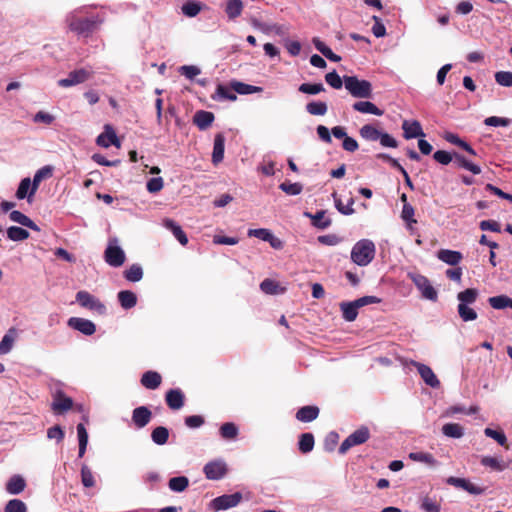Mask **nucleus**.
<instances>
[{"label": "nucleus", "mask_w": 512, "mask_h": 512, "mask_svg": "<svg viewBox=\"0 0 512 512\" xmlns=\"http://www.w3.org/2000/svg\"><path fill=\"white\" fill-rule=\"evenodd\" d=\"M86 7H81L70 12L66 17V22L71 31L82 37H89L97 29V27L103 22V18L100 15H92L90 17L81 18L80 13H85Z\"/></svg>", "instance_id": "1"}, {"label": "nucleus", "mask_w": 512, "mask_h": 512, "mask_svg": "<svg viewBox=\"0 0 512 512\" xmlns=\"http://www.w3.org/2000/svg\"><path fill=\"white\" fill-rule=\"evenodd\" d=\"M376 247L372 240L361 239L351 249V261L360 267L369 265L375 258Z\"/></svg>", "instance_id": "2"}, {"label": "nucleus", "mask_w": 512, "mask_h": 512, "mask_svg": "<svg viewBox=\"0 0 512 512\" xmlns=\"http://www.w3.org/2000/svg\"><path fill=\"white\" fill-rule=\"evenodd\" d=\"M344 85L355 98H370L372 96V85L367 80H360L356 76H345Z\"/></svg>", "instance_id": "3"}, {"label": "nucleus", "mask_w": 512, "mask_h": 512, "mask_svg": "<svg viewBox=\"0 0 512 512\" xmlns=\"http://www.w3.org/2000/svg\"><path fill=\"white\" fill-rule=\"evenodd\" d=\"M407 276L420 291L422 298L432 302L437 301L438 293L426 276L417 272H408Z\"/></svg>", "instance_id": "4"}, {"label": "nucleus", "mask_w": 512, "mask_h": 512, "mask_svg": "<svg viewBox=\"0 0 512 512\" xmlns=\"http://www.w3.org/2000/svg\"><path fill=\"white\" fill-rule=\"evenodd\" d=\"M104 259L111 267H120L124 264L126 256L123 249L118 245L117 238H111L104 252Z\"/></svg>", "instance_id": "5"}, {"label": "nucleus", "mask_w": 512, "mask_h": 512, "mask_svg": "<svg viewBox=\"0 0 512 512\" xmlns=\"http://www.w3.org/2000/svg\"><path fill=\"white\" fill-rule=\"evenodd\" d=\"M76 301L81 307L94 311L99 315L106 314V306L98 298L85 290L76 293Z\"/></svg>", "instance_id": "6"}, {"label": "nucleus", "mask_w": 512, "mask_h": 512, "mask_svg": "<svg viewBox=\"0 0 512 512\" xmlns=\"http://www.w3.org/2000/svg\"><path fill=\"white\" fill-rule=\"evenodd\" d=\"M370 438L368 427L361 426L351 433L340 445L339 453L345 454L350 448L365 443Z\"/></svg>", "instance_id": "7"}, {"label": "nucleus", "mask_w": 512, "mask_h": 512, "mask_svg": "<svg viewBox=\"0 0 512 512\" xmlns=\"http://www.w3.org/2000/svg\"><path fill=\"white\" fill-rule=\"evenodd\" d=\"M242 500V494L235 492L233 494H224L214 498L210 502V508L215 511H223L236 507Z\"/></svg>", "instance_id": "8"}, {"label": "nucleus", "mask_w": 512, "mask_h": 512, "mask_svg": "<svg viewBox=\"0 0 512 512\" xmlns=\"http://www.w3.org/2000/svg\"><path fill=\"white\" fill-rule=\"evenodd\" d=\"M90 76L91 73L88 70L80 68L71 71L66 78L60 79L58 85L64 88L72 87L85 82Z\"/></svg>", "instance_id": "9"}, {"label": "nucleus", "mask_w": 512, "mask_h": 512, "mask_svg": "<svg viewBox=\"0 0 512 512\" xmlns=\"http://www.w3.org/2000/svg\"><path fill=\"white\" fill-rule=\"evenodd\" d=\"M96 144L103 148H108L111 145L119 148L121 145L115 130L109 124L105 125L104 132L97 136Z\"/></svg>", "instance_id": "10"}, {"label": "nucleus", "mask_w": 512, "mask_h": 512, "mask_svg": "<svg viewBox=\"0 0 512 512\" xmlns=\"http://www.w3.org/2000/svg\"><path fill=\"white\" fill-rule=\"evenodd\" d=\"M446 483L456 488L463 489L471 495H481L485 489L471 483L468 479L458 477H448Z\"/></svg>", "instance_id": "11"}, {"label": "nucleus", "mask_w": 512, "mask_h": 512, "mask_svg": "<svg viewBox=\"0 0 512 512\" xmlns=\"http://www.w3.org/2000/svg\"><path fill=\"white\" fill-rule=\"evenodd\" d=\"M412 365L416 367L419 375L426 385L430 386L431 388H438L440 386L439 379L429 366L416 361H412Z\"/></svg>", "instance_id": "12"}, {"label": "nucleus", "mask_w": 512, "mask_h": 512, "mask_svg": "<svg viewBox=\"0 0 512 512\" xmlns=\"http://www.w3.org/2000/svg\"><path fill=\"white\" fill-rule=\"evenodd\" d=\"M67 324L70 328L77 330L86 336H90L96 331V325L91 320L85 318L71 317L68 319Z\"/></svg>", "instance_id": "13"}, {"label": "nucleus", "mask_w": 512, "mask_h": 512, "mask_svg": "<svg viewBox=\"0 0 512 512\" xmlns=\"http://www.w3.org/2000/svg\"><path fill=\"white\" fill-rule=\"evenodd\" d=\"M226 464L222 461H212L207 463L203 472L209 480H220L226 474Z\"/></svg>", "instance_id": "14"}, {"label": "nucleus", "mask_w": 512, "mask_h": 512, "mask_svg": "<svg viewBox=\"0 0 512 512\" xmlns=\"http://www.w3.org/2000/svg\"><path fill=\"white\" fill-rule=\"evenodd\" d=\"M304 217H307L311 220V224L313 227L324 230L331 226L332 220L329 217H326V211L325 210H319L316 213H311L308 211H305L303 213Z\"/></svg>", "instance_id": "15"}, {"label": "nucleus", "mask_w": 512, "mask_h": 512, "mask_svg": "<svg viewBox=\"0 0 512 512\" xmlns=\"http://www.w3.org/2000/svg\"><path fill=\"white\" fill-rule=\"evenodd\" d=\"M403 136L405 139H413L417 137H424L422 126L419 121L404 120L402 123Z\"/></svg>", "instance_id": "16"}, {"label": "nucleus", "mask_w": 512, "mask_h": 512, "mask_svg": "<svg viewBox=\"0 0 512 512\" xmlns=\"http://www.w3.org/2000/svg\"><path fill=\"white\" fill-rule=\"evenodd\" d=\"M152 418V412L146 406H139L132 412V421L138 428L145 427Z\"/></svg>", "instance_id": "17"}, {"label": "nucleus", "mask_w": 512, "mask_h": 512, "mask_svg": "<svg viewBox=\"0 0 512 512\" xmlns=\"http://www.w3.org/2000/svg\"><path fill=\"white\" fill-rule=\"evenodd\" d=\"M184 399H185V396H184L183 392L178 388L170 389L166 393V397H165L168 407L172 410L181 409L184 405Z\"/></svg>", "instance_id": "18"}, {"label": "nucleus", "mask_w": 512, "mask_h": 512, "mask_svg": "<svg viewBox=\"0 0 512 512\" xmlns=\"http://www.w3.org/2000/svg\"><path fill=\"white\" fill-rule=\"evenodd\" d=\"M72 406L73 400L64 393L58 392L54 397L51 408L55 413H63L70 410Z\"/></svg>", "instance_id": "19"}, {"label": "nucleus", "mask_w": 512, "mask_h": 512, "mask_svg": "<svg viewBox=\"0 0 512 512\" xmlns=\"http://www.w3.org/2000/svg\"><path fill=\"white\" fill-rule=\"evenodd\" d=\"M18 336L19 332L15 327H11L8 329V331L0 341V355H6L12 350L14 342L18 338Z\"/></svg>", "instance_id": "20"}, {"label": "nucleus", "mask_w": 512, "mask_h": 512, "mask_svg": "<svg viewBox=\"0 0 512 512\" xmlns=\"http://www.w3.org/2000/svg\"><path fill=\"white\" fill-rule=\"evenodd\" d=\"M225 151V137L222 133H218L214 138L213 152H212V162L217 165L222 162L224 158Z\"/></svg>", "instance_id": "21"}, {"label": "nucleus", "mask_w": 512, "mask_h": 512, "mask_svg": "<svg viewBox=\"0 0 512 512\" xmlns=\"http://www.w3.org/2000/svg\"><path fill=\"white\" fill-rule=\"evenodd\" d=\"M214 114L210 111L199 110L193 116V123L199 130H206L214 121Z\"/></svg>", "instance_id": "22"}, {"label": "nucleus", "mask_w": 512, "mask_h": 512, "mask_svg": "<svg viewBox=\"0 0 512 512\" xmlns=\"http://www.w3.org/2000/svg\"><path fill=\"white\" fill-rule=\"evenodd\" d=\"M319 415V408L317 406L308 405L301 407L296 413V419L303 423H308L315 420Z\"/></svg>", "instance_id": "23"}, {"label": "nucleus", "mask_w": 512, "mask_h": 512, "mask_svg": "<svg viewBox=\"0 0 512 512\" xmlns=\"http://www.w3.org/2000/svg\"><path fill=\"white\" fill-rule=\"evenodd\" d=\"M480 462L484 467H488L496 472H502L509 467V463L499 457L483 456Z\"/></svg>", "instance_id": "24"}, {"label": "nucleus", "mask_w": 512, "mask_h": 512, "mask_svg": "<svg viewBox=\"0 0 512 512\" xmlns=\"http://www.w3.org/2000/svg\"><path fill=\"white\" fill-rule=\"evenodd\" d=\"M243 8L244 5L242 0H226L224 5V11L227 15V18L231 21L235 20L241 15Z\"/></svg>", "instance_id": "25"}, {"label": "nucleus", "mask_w": 512, "mask_h": 512, "mask_svg": "<svg viewBox=\"0 0 512 512\" xmlns=\"http://www.w3.org/2000/svg\"><path fill=\"white\" fill-rule=\"evenodd\" d=\"M52 173H53V168L51 166H43L42 168L38 169L36 171V173L34 174V177H33V180H32V188H31V191L29 193L30 196H33L40 183L46 179V178H49L52 176Z\"/></svg>", "instance_id": "26"}, {"label": "nucleus", "mask_w": 512, "mask_h": 512, "mask_svg": "<svg viewBox=\"0 0 512 512\" xmlns=\"http://www.w3.org/2000/svg\"><path fill=\"white\" fill-rule=\"evenodd\" d=\"M163 225L166 229L170 230L174 237L179 241L181 245H186L188 243V237L185 232L182 230L181 226L178 225L172 219H165L163 221Z\"/></svg>", "instance_id": "27"}, {"label": "nucleus", "mask_w": 512, "mask_h": 512, "mask_svg": "<svg viewBox=\"0 0 512 512\" xmlns=\"http://www.w3.org/2000/svg\"><path fill=\"white\" fill-rule=\"evenodd\" d=\"M437 257L448 265L456 266L461 261L462 254L459 251L441 249L438 251Z\"/></svg>", "instance_id": "28"}, {"label": "nucleus", "mask_w": 512, "mask_h": 512, "mask_svg": "<svg viewBox=\"0 0 512 512\" xmlns=\"http://www.w3.org/2000/svg\"><path fill=\"white\" fill-rule=\"evenodd\" d=\"M353 109L360 113L382 116L384 111L370 101H359L353 104Z\"/></svg>", "instance_id": "29"}, {"label": "nucleus", "mask_w": 512, "mask_h": 512, "mask_svg": "<svg viewBox=\"0 0 512 512\" xmlns=\"http://www.w3.org/2000/svg\"><path fill=\"white\" fill-rule=\"evenodd\" d=\"M26 482L20 475L12 476L6 483V491L11 495H18L24 491Z\"/></svg>", "instance_id": "30"}, {"label": "nucleus", "mask_w": 512, "mask_h": 512, "mask_svg": "<svg viewBox=\"0 0 512 512\" xmlns=\"http://www.w3.org/2000/svg\"><path fill=\"white\" fill-rule=\"evenodd\" d=\"M161 381V375L155 371H147L141 377V384L150 390L158 388L161 384Z\"/></svg>", "instance_id": "31"}, {"label": "nucleus", "mask_w": 512, "mask_h": 512, "mask_svg": "<svg viewBox=\"0 0 512 512\" xmlns=\"http://www.w3.org/2000/svg\"><path fill=\"white\" fill-rule=\"evenodd\" d=\"M118 301L123 309H131L137 304V296L130 290H122L117 295Z\"/></svg>", "instance_id": "32"}, {"label": "nucleus", "mask_w": 512, "mask_h": 512, "mask_svg": "<svg viewBox=\"0 0 512 512\" xmlns=\"http://www.w3.org/2000/svg\"><path fill=\"white\" fill-rule=\"evenodd\" d=\"M231 88L240 95H250L262 92L263 90L262 87L246 84L240 81H232Z\"/></svg>", "instance_id": "33"}, {"label": "nucleus", "mask_w": 512, "mask_h": 512, "mask_svg": "<svg viewBox=\"0 0 512 512\" xmlns=\"http://www.w3.org/2000/svg\"><path fill=\"white\" fill-rule=\"evenodd\" d=\"M340 309L344 320L348 322L354 321L358 316L359 307L355 304V301L340 303Z\"/></svg>", "instance_id": "34"}, {"label": "nucleus", "mask_w": 512, "mask_h": 512, "mask_svg": "<svg viewBox=\"0 0 512 512\" xmlns=\"http://www.w3.org/2000/svg\"><path fill=\"white\" fill-rule=\"evenodd\" d=\"M313 45L314 47L327 59H329L332 62H339L341 61V57L337 54H335L323 41H321L318 38L313 39Z\"/></svg>", "instance_id": "35"}, {"label": "nucleus", "mask_w": 512, "mask_h": 512, "mask_svg": "<svg viewBox=\"0 0 512 512\" xmlns=\"http://www.w3.org/2000/svg\"><path fill=\"white\" fill-rule=\"evenodd\" d=\"M489 305L496 310H503L506 308L512 309V298L506 295H498L488 298Z\"/></svg>", "instance_id": "36"}, {"label": "nucleus", "mask_w": 512, "mask_h": 512, "mask_svg": "<svg viewBox=\"0 0 512 512\" xmlns=\"http://www.w3.org/2000/svg\"><path fill=\"white\" fill-rule=\"evenodd\" d=\"M442 433L446 437L459 439L464 435V428L458 423H446L442 426Z\"/></svg>", "instance_id": "37"}, {"label": "nucleus", "mask_w": 512, "mask_h": 512, "mask_svg": "<svg viewBox=\"0 0 512 512\" xmlns=\"http://www.w3.org/2000/svg\"><path fill=\"white\" fill-rule=\"evenodd\" d=\"M479 296V291L476 288H468L457 294L459 304H474Z\"/></svg>", "instance_id": "38"}, {"label": "nucleus", "mask_w": 512, "mask_h": 512, "mask_svg": "<svg viewBox=\"0 0 512 512\" xmlns=\"http://www.w3.org/2000/svg\"><path fill=\"white\" fill-rule=\"evenodd\" d=\"M306 112L313 116H323L328 111L327 103L324 101H311L305 106Z\"/></svg>", "instance_id": "39"}, {"label": "nucleus", "mask_w": 512, "mask_h": 512, "mask_svg": "<svg viewBox=\"0 0 512 512\" xmlns=\"http://www.w3.org/2000/svg\"><path fill=\"white\" fill-rule=\"evenodd\" d=\"M212 99L217 100V101H221V100L235 101L237 99V96L227 86H225L223 84H218L215 94L212 96Z\"/></svg>", "instance_id": "40"}, {"label": "nucleus", "mask_w": 512, "mask_h": 512, "mask_svg": "<svg viewBox=\"0 0 512 512\" xmlns=\"http://www.w3.org/2000/svg\"><path fill=\"white\" fill-rule=\"evenodd\" d=\"M189 486V479L186 476L173 477L168 482L171 491L181 493Z\"/></svg>", "instance_id": "41"}, {"label": "nucleus", "mask_w": 512, "mask_h": 512, "mask_svg": "<svg viewBox=\"0 0 512 512\" xmlns=\"http://www.w3.org/2000/svg\"><path fill=\"white\" fill-rule=\"evenodd\" d=\"M314 436L312 433H303L299 437L298 448L304 453H310L314 448Z\"/></svg>", "instance_id": "42"}, {"label": "nucleus", "mask_w": 512, "mask_h": 512, "mask_svg": "<svg viewBox=\"0 0 512 512\" xmlns=\"http://www.w3.org/2000/svg\"><path fill=\"white\" fill-rule=\"evenodd\" d=\"M124 278L129 282H139L143 278V269L139 264H132L124 271Z\"/></svg>", "instance_id": "43"}, {"label": "nucleus", "mask_w": 512, "mask_h": 512, "mask_svg": "<svg viewBox=\"0 0 512 512\" xmlns=\"http://www.w3.org/2000/svg\"><path fill=\"white\" fill-rule=\"evenodd\" d=\"M360 136L367 141H378L381 131L371 124L362 126L359 130Z\"/></svg>", "instance_id": "44"}, {"label": "nucleus", "mask_w": 512, "mask_h": 512, "mask_svg": "<svg viewBox=\"0 0 512 512\" xmlns=\"http://www.w3.org/2000/svg\"><path fill=\"white\" fill-rule=\"evenodd\" d=\"M169 438V430L164 426H158L151 433L152 441L157 445H164Z\"/></svg>", "instance_id": "45"}, {"label": "nucleus", "mask_w": 512, "mask_h": 512, "mask_svg": "<svg viewBox=\"0 0 512 512\" xmlns=\"http://www.w3.org/2000/svg\"><path fill=\"white\" fill-rule=\"evenodd\" d=\"M332 197L334 198V203H335L336 209L341 214L348 216V215H352L355 212V210L353 208V204H354V199L353 198H350L348 203H347V205H344L342 203L341 199H339L337 197V193L336 192H334L332 194Z\"/></svg>", "instance_id": "46"}, {"label": "nucleus", "mask_w": 512, "mask_h": 512, "mask_svg": "<svg viewBox=\"0 0 512 512\" xmlns=\"http://www.w3.org/2000/svg\"><path fill=\"white\" fill-rule=\"evenodd\" d=\"M409 458L413 461L425 463L429 466H436L438 464L433 455L426 452H411L409 454Z\"/></svg>", "instance_id": "47"}, {"label": "nucleus", "mask_w": 512, "mask_h": 512, "mask_svg": "<svg viewBox=\"0 0 512 512\" xmlns=\"http://www.w3.org/2000/svg\"><path fill=\"white\" fill-rule=\"evenodd\" d=\"M457 312L464 322L474 321L477 319V312L467 304H458Z\"/></svg>", "instance_id": "48"}, {"label": "nucleus", "mask_w": 512, "mask_h": 512, "mask_svg": "<svg viewBox=\"0 0 512 512\" xmlns=\"http://www.w3.org/2000/svg\"><path fill=\"white\" fill-rule=\"evenodd\" d=\"M29 232L18 226H11L7 229V237L12 241H23L29 237Z\"/></svg>", "instance_id": "49"}, {"label": "nucleus", "mask_w": 512, "mask_h": 512, "mask_svg": "<svg viewBox=\"0 0 512 512\" xmlns=\"http://www.w3.org/2000/svg\"><path fill=\"white\" fill-rule=\"evenodd\" d=\"M31 188H32V181H31V179L28 178V177L23 178L20 181L18 189L16 191V197L19 200L25 199L26 197H28V198L31 197L29 195V193L31 191Z\"/></svg>", "instance_id": "50"}, {"label": "nucleus", "mask_w": 512, "mask_h": 512, "mask_svg": "<svg viewBox=\"0 0 512 512\" xmlns=\"http://www.w3.org/2000/svg\"><path fill=\"white\" fill-rule=\"evenodd\" d=\"M298 90L304 94L316 95L325 91V88L322 83H302Z\"/></svg>", "instance_id": "51"}, {"label": "nucleus", "mask_w": 512, "mask_h": 512, "mask_svg": "<svg viewBox=\"0 0 512 512\" xmlns=\"http://www.w3.org/2000/svg\"><path fill=\"white\" fill-rule=\"evenodd\" d=\"M220 435L224 439L232 440V439L236 438V436L238 435V428L232 422L224 423L220 427Z\"/></svg>", "instance_id": "52"}, {"label": "nucleus", "mask_w": 512, "mask_h": 512, "mask_svg": "<svg viewBox=\"0 0 512 512\" xmlns=\"http://www.w3.org/2000/svg\"><path fill=\"white\" fill-rule=\"evenodd\" d=\"M420 508L425 512H440V503L435 498L425 496L421 499Z\"/></svg>", "instance_id": "53"}, {"label": "nucleus", "mask_w": 512, "mask_h": 512, "mask_svg": "<svg viewBox=\"0 0 512 512\" xmlns=\"http://www.w3.org/2000/svg\"><path fill=\"white\" fill-rule=\"evenodd\" d=\"M279 189H281L287 195L296 196L302 192L303 186H302V184H300L298 182L291 183V182L285 181L279 185Z\"/></svg>", "instance_id": "54"}, {"label": "nucleus", "mask_w": 512, "mask_h": 512, "mask_svg": "<svg viewBox=\"0 0 512 512\" xmlns=\"http://www.w3.org/2000/svg\"><path fill=\"white\" fill-rule=\"evenodd\" d=\"M485 436L494 439L499 445L505 446L507 443V437L502 430H494L492 428L484 429Z\"/></svg>", "instance_id": "55"}, {"label": "nucleus", "mask_w": 512, "mask_h": 512, "mask_svg": "<svg viewBox=\"0 0 512 512\" xmlns=\"http://www.w3.org/2000/svg\"><path fill=\"white\" fill-rule=\"evenodd\" d=\"M81 482L86 488H91L95 485L94 475L87 465H82L81 467Z\"/></svg>", "instance_id": "56"}, {"label": "nucleus", "mask_w": 512, "mask_h": 512, "mask_svg": "<svg viewBox=\"0 0 512 512\" xmlns=\"http://www.w3.org/2000/svg\"><path fill=\"white\" fill-rule=\"evenodd\" d=\"M4 511L5 512H27V506L20 499H11L6 503Z\"/></svg>", "instance_id": "57"}, {"label": "nucleus", "mask_w": 512, "mask_h": 512, "mask_svg": "<svg viewBox=\"0 0 512 512\" xmlns=\"http://www.w3.org/2000/svg\"><path fill=\"white\" fill-rule=\"evenodd\" d=\"M201 10L200 3L197 1H188L182 6V13L187 17H195Z\"/></svg>", "instance_id": "58"}, {"label": "nucleus", "mask_w": 512, "mask_h": 512, "mask_svg": "<svg viewBox=\"0 0 512 512\" xmlns=\"http://www.w3.org/2000/svg\"><path fill=\"white\" fill-rule=\"evenodd\" d=\"M478 411L477 406H471L469 409H466L463 405H453L449 407L446 411V414L449 416L458 414V413H464V414H475Z\"/></svg>", "instance_id": "59"}, {"label": "nucleus", "mask_w": 512, "mask_h": 512, "mask_svg": "<svg viewBox=\"0 0 512 512\" xmlns=\"http://www.w3.org/2000/svg\"><path fill=\"white\" fill-rule=\"evenodd\" d=\"M179 73L185 76L187 79L193 80L201 73V70L195 65H183L179 68Z\"/></svg>", "instance_id": "60"}, {"label": "nucleus", "mask_w": 512, "mask_h": 512, "mask_svg": "<svg viewBox=\"0 0 512 512\" xmlns=\"http://www.w3.org/2000/svg\"><path fill=\"white\" fill-rule=\"evenodd\" d=\"M495 81L504 87L512 86V72L510 71H499L495 74Z\"/></svg>", "instance_id": "61"}, {"label": "nucleus", "mask_w": 512, "mask_h": 512, "mask_svg": "<svg viewBox=\"0 0 512 512\" xmlns=\"http://www.w3.org/2000/svg\"><path fill=\"white\" fill-rule=\"evenodd\" d=\"M326 82L334 89H340L343 86L344 80L341 79L339 74L333 70L325 75Z\"/></svg>", "instance_id": "62"}, {"label": "nucleus", "mask_w": 512, "mask_h": 512, "mask_svg": "<svg viewBox=\"0 0 512 512\" xmlns=\"http://www.w3.org/2000/svg\"><path fill=\"white\" fill-rule=\"evenodd\" d=\"M317 241L326 246H336L341 243L342 238L336 234H326L318 236Z\"/></svg>", "instance_id": "63"}, {"label": "nucleus", "mask_w": 512, "mask_h": 512, "mask_svg": "<svg viewBox=\"0 0 512 512\" xmlns=\"http://www.w3.org/2000/svg\"><path fill=\"white\" fill-rule=\"evenodd\" d=\"M278 283L272 279H265L260 284V289L266 294H276L278 292Z\"/></svg>", "instance_id": "64"}]
</instances>
